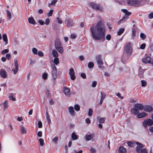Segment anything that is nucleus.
<instances>
[{
    "instance_id": "nucleus-27",
    "label": "nucleus",
    "mask_w": 153,
    "mask_h": 153,
    "mask_svg": "<svg viewBox=\"0 0 153 153\" xmlns=\"http://www.w3.org/2000/svg\"><path fill=\"white\" fill-rule=\"evenodd\" d=\"M144 71L142 69L140 68L139 70V76L140 77H142L143 76V74Z\"/></svg>"
},
{
    "instance_id": "nucleus-2",
    "label": "nucleus",
    "mask_w": 153,
    "mask_h": 153,
    "mask_svg": "<svg viewBox=\"0 0 153 153\" xmlns=\"http://www.w3.org/2000/svg\"><path fill=\"white\" fill-rule=\"evenodd\" d=\"M133 49L131 43L128 42L126 43L124 47V51L127 56H129L131 54Z\"/></svg>"
},
{
    "instance_id": "nucleus-26",
    "label": "nucleus",
    "mask_w": 153,
    "mask_h": 153,
    "mask_svg": "<svg viewBox=\"0 0 153 153\" xmlns=\"http://www.w3.org/2000/svg\"><path fill=\"white\" fill-rule=\"evenodd\" d=\"M121 11L125 14V15H126L128 16H129L131 14L130 12H128V10L125 9H122Z\"/></svg>"
},
{
    "instance_id": "nucleus-62",
    "label": "nucleus",
    "mask_w": 153,
    "mask_h": 153,
    "mask_svg": "<svg viewBox=\"0 0 153 153\" xmlns=\"http://www.w3.org/2000/svg\"><path fill=\"white\" fill-rule=\"evenodd\" d=\"M50 20L49 18H47L45 21V24L46 25H48L50 23Z\"/></svg>"
},
{
    "instance_id": "nucleus-31",
    "label": "nucleus",
    "mask_w": 153,
    "mask_h": 153,
    "mask_svg": "<svg viewBox=\"0 0 153 153\" xmlns=\"http://www.w3.org/2000/svg\"><path fill=\"white\" fill-rule=\"evenodd\" d=\"M71 137L73 140H76L78 139L77 135L74 133H73L71 134Z\"/></svg>"
},
{
    "instance_id": "nucleus-46",
    "label": "nucleus",
    "mask_w": 153,
    "mask_h": 153,
    "mask_svg": "<svg viewBox=\"0 0 153 153\" xmlns=\"http://www.w3.org/2000/svg\"><path fill=\"white\" fill-rule=\"evenodd\" d=\"M74 108L75 110L77 111H78L80 110V106L78 105H75Z\"/></svg>"
},
{
    "instance_id": "nucleus-59",
    "label": "nucleus",
    "mask_w": 153,
    "mask_h": 153,
    "mask_svg": "<svg viewBox=\"0 0 153 153\" xmlns=\"http://www.w3.org/2000/svg\"><path fill=\"white\" fill-rule=\"evenodd\" d=\"M97 84V82L95 81H94L92 82V86L93 88H94L96 86Z\"/></svg>"
},
{
    "instance_id": "nucleus-53",
    "label": "nucleus",
    "mask_w": 153,
    "mask_h": 153,
    "mask_svg": "<svg viewBox=\"0 0 153 153\" xmlns=\"http://www.w3.org/2000/svg\"><path fill=\"white\" fill-rule=\"evenodd\" d=\"M9 97L10 99L12 100L13 101H15L16 100V99L13 97L12 94H10Z\"/></svg>"
},
{
    "instance_id": "nucleus-51",
    "label": "nucleus",
    "mask_w": 153,
    "mask_h": 153,
    "mask_svg": "<svg viewBox=\"0 0 153 153\" xmlns=\"http://www.w3.org/2000/svg\"><path fill=\"white\" fill-rule=\"evenodd\" d=\"M69 74L70 75L75 74V72L73 68H71L70 69Z\"/></svg>"
},
{
    "instance_id": "nucleus-25",
    "label": "nucleus",
    "mask_w": 153,
    "mask_h": 153,
    "mask_svg": "<svg viewBox=\"0 0 153 153\" xmlns=\"http://www.w3.org/2000/svg\"><path fill=\"white\" fill-rule=\"evenodd\" d=\"M52 54L54 58H57L58 57V54L57 52L55 49H53L52 51Z\"/></svg>"
},
{
    "instance_id": "nucleus-14",
    "label": "nucleus",
    "mask_w": 153,
    "mask_h": 153,
    "mask_svg": "<svg viewBox=\"0 0 153 153\" xmlns=\"http://www.w3.org/2000/svg\"><path fill=\"white\" fill-rule=\"evenodd\" d=\"M96 60L98 65H101L103 64V62L101 59V56L99 55L97 56L96 57Z\"/></svg>"
},
{
    "instance_id": "nucleus-9",
    "label": "nucleus",
    "mask_w": 153,
    "mask_h": 153,
    "mask_svg": "<svg viewBox=\"0 0 153 153\" xmlns=\"http://www.w3.org/2000/svg\"><path fill=\"white\" fill-rule=\"evenodd\" d=\"M129 17L126 15H125L117 23V24L119 25L125 22L129 18Z\"/></svg>"
},
{
    "instance_id": "nucleus-63",
    "label": "nucleus",
    "mask_w": 153,
    "mask_h": 153,
    "mask_svg": "<svg viewBox=\"0 0 153 153\" xmlns=\"http://www.w3.org/2000/svg\"><path fill=\"white\" fill-rule=\"evenodd\" d=\"M37 136L40 137H42V132L41 131H39L37 133Z\"/></svg>"
},
{
    "instance_id": "nucleus-48",
    "label": "nucleus",
    "mask_w": 153,
    "mask_h": 153,
    "mask_svg": "<svg viewBox=\"0 0 153 153\" xmlns=\"http://www.w3.org/2000/svg\"><path fill=\"white\" fill-rule=\"evenodd\" d=\"M39 142L40 143V144L41 146H43L44 145V141L42 138H40L39 139Z\"/></svg>"
},
{
    "instance_id": "nucleus-34",
    "label": "nucleus",
    "mask_w": 153,
    "mask_h": 153,
    "mask_svg": "<svg viewBox=\"0 0 153 153\" xmlns=\"http://www.w3.org/2000/svg\"><path fill=\"white\" fill-rule=\"evenodd\" d=\"M57 1V0H54L51 3L49 4L48 6L50 7V6L53 5L55 6L56 2Z\"/></svg>"
},
{
    "instance_id": "nucleus-17",
    "label": "nucleus",
    "mask_w": 153,
    "mask_h": 153,
    "mask_svg": "<svg viewBox=\"0 0 153 153\" xmlns=\"http://www.w3.org/2000/svg\"><path fill=\"white\" fill-rule=\"evenodd\" d=\"M68 111L72 116L75 115V112L74 110V108L72 106L68 108Z\"/></svg>"
},
{
    "instance_id": "nucleus-29",
    "label": "nucleus",
    "mask_w": 153,
    "mask_h": 153,
    "mask_svg": "<svg viewBox=\"0 0 153 153\" xmlns=\"http://www.w3.org/2000/svg\"><path fill=\"white\" fill-rule=\"evenodd\" d=\"M56 48L58 51L60 53H62L63 52V50L62 47V46L58 47Z\"/></svg>"
},
{
    "instance_id": "nucleus-30",
    "label": "nucleus",
    "mask_w": 153,
    "mask_h": 153,
    "mask_svg": "<svg viewBox=\"0 0 153 153\" xmlns=\"http://www.w3.org/2000/svg\"><path fill=\"white\" fill-rule=\"evenodd\" d=\"M21 128V131L22 134H26L27 130L26 128L23 126H20Z\"/></svg>"
},
{
    "instance_id": "nucleus-50",
    "label": "nucleus",
    "mask_w": 153,
    "mask_h": 153,
    "mask_svg": "<svg viewBox=\"0 0 153 153\" xmlns=\"http://www.w3.org/2000/svg\"><path fill=\"white\" fill-rule=\"evenodd\" d=\"M93 110L91 108H90L89 109L88 112V115L89 116H90L92 115L93 114Z\"/></svg>"
},
{
    "instance_id": "nucleus-60",
    "label": "nucleus",
    "mask_w": 153,
    "mask_h": 153,
    "mask_svg": "<svg viewBox=\"0 0 153 153\" xmlns=\"http://www.w3.org/2000/svg\"><path fill=\"white\" fill-rule=\"evenodd\" d=\"M90 150L92 153H96V150L92 147L91 148Z\"/></svg>"
},
{
    "instance_id": "nucleus-12",
    "label": "nucleus",
    "mask_w": 153,
    "mask_h": 153,
    "mask_svg": "<svg viewBox=\"0 0 153 153\" xmlns=\"http://www.w3.org/2000/svg\"><path fill=\"white\" fill-rule=\"evenodd\" d=\"M0 75L2 78H5L7 77V72L5 70L1 68L0 70Z\"/></svg>"
},
{
    "instance_id": "nucleus-33",
    "label": "nucleus",
    "mask_w": 153,
    "mask_h": 153,
    "mask_svg": "<svg viewBox=\"0 0 153 153\" xmlns=\"http://www.w3.org/2000/svg\"><path fill=\"white\" fill-rule=\"evenodd\" d=\"M7 14V19L8 20L10 19L11 18V13L8 10L6 11Z\"/></svg>"
},
{
    "instance_id": "nucleus-32",
    "label": "nucleus",
    "mask_w": 153,
    "mask_h": 153,
    "mask_svg": "<svg viewBox=\"0 0 153 153\" xmlns=\"http://www.w3.org/2000/svg\"><path fill=\"white\" fill-rule=\"evenodd\" d=\"M46 118L47 120L48 123L49 124H50L51 123V120L50 118V116H49V115H48V112H46Z\"/></svg>"
},
{
    "instance_id": "nucleus-54",
    "label": "nucleus",
    "mask_w": 153,
    "mask_h": 153,
    "mask_svg": "<svg viewBox=\"0 0 153 153\" xmlns=\"http://www.w3.org/2000/svg\"><path fill=\"white\" fill-rule=\"evenodd\" d=\"M9 52V50L8 49H4L1 52V53L2 54L8 53Z\"/></svg>"
},
{
    "instance_id": "nucleus-19",
    "label": "nucleus",
    "mask_w": 153,
    "mask_h": 153,
    "mask_svg": "<svg viewBox=\"0 0 153 153\" xmlns=\"http://www.w3.org/2000/svg\"><path fill=\"white\" fill-rule=\"evenodd\" d=\"M94 136V134H92L90 135H86L85 136V137L86 141H89L92 139Z\"/></svg>"
},
{
    "instance_id": "nucleus-45",
    "label": "nucleus",
    "mask_w": 153,
    "mask_h": 153,
    "mask_svg": "<svg viewBox=\"0 0 153 153\" xmlns=\"http://www.w3.org/2000/svg\"><path fill=\"white\" fill-rule=\"evenodd\" d=\"M53 10H51L50 11L48 12L47 14V15L48 17L51 16H52L53 13Z\"/></svg>"
},
{
    "instance_id": "nucleus-37",
    "label": "nucleus",
    "mask_w": 153,
    "mask_h": 153,
    "mask_svg": "<svg viewBox=\"0 0 153 153\" xmlns=\"http://www.w3.org/2000/svg\"><path fill=\"white\" fill-rule=\"evenodd\" d=\"M54 63L56 65H58L59 63V58H55L54 59Z\"/></svg>"
},
{
    "instance_id": "nucleus-3",
    "label": "nucleus",
    "mask_w": 153,
    "mask_h": 153,
    "mask_svg": "<svg viewBox=\"0 0 153 153\" xmlns=\"http://www.w3.org/2000/svg\"><path fill=\"white\" fill-rule=\"evenodd\" d=\"M89 6L92 8L97 10H99L101 12H103L104 9L102 6L100 5L97 3L93 2H91L89 4Z\"/></svg>"
},
{
    "instance_id": "nucleus-47",
    "label": "nucleus",
    "mask_w": 153,
    "mask_h": 153,
    "mask_svg": "<svg viewBox=\"0 0 153 153\" xmlns=\"http://www.w3.org/2000/svg\"><path fill=\"white\" fill-rule=\"evenodd\" d=\"M101 99L104 100V99L106 95L105 93L103 92H102L101 93Z\"/></svg>"
},
{
    "instance_id": "nucleus-57",
    "label": "nucleus",
    "mask_w": 153,
    "mask_h": 153,
    "mask_svg": "<svg viewBox=\"0 0 153 153\" xmlns=\"http://www.w3.org/2000/svg\"><path fill=\"white\" fill-rule=\"evenodd\" d=\"M38 54L39 56L41 57L43 56L44 55L42 51H39Z\"/></svg>"
},
{
    "instance_id": "nucleus-8",
    "label": "nucleus",
    "mask_w": 153,
    "mask_h": 153,
    "mask_svg": "<svg viewBox=\"0 0 153 153\" xmlns=\"http://www.w3.org/2000/svg\"><path fill=\"white\" fill-rule=\"evenodd\" d=\"M136 143L138 145L136 147L137 151L139 153H143L142 148L143 147V145L138 142H136Z\"/></svg>"
},
{
    "instance_id": "nucleus-1",
    "label": "nucleus",
    "mask_w": 153,
    "mask_h": 153,
    "mask_svg": "<svg viewBox=\"0 0 153 153\" xmlns=\"http://www.w3.org/2000/svg\"><path fill=\"white\" fill-rule=\"evenodd\" d=\"M89 30L94 39L98 40L105 39V29L102 21H99L96 25H93Z\"/></svg>"
},
{
    "instance_id": "nucleus-11",
    "label": "nucleus",
    "mask_w": 153,
    "mask_h": 153,
    "mask_svg": "<svg viewBox=\"0 0 153 153\" xmlns=\"http://www.w3.org/2000/svg\"><path fill=\"white\" fill-rule=\"evenodd\" d=\"M144 110L147 112H150L152 111L153 108L150 105H146L144 106Z\"/></svg>"
},
{
    "instance_id": "nucleus-7",
    "label": "nucleus",
    "mask_w": 153,
    "mask_h": 153,
    "mask_svg": "<svg viewBox=\"0 0 153 153\" xmlns=\"http://www.w3.org/2000/svg\"><path fill=\"white\" fill-rule=\"evenodd\" d=\"M128 5L130 6H137L138 0H126Z\"/></svg>"
},
{
    "instance_id": "nucleus-43",
    "label": "nucleus",
    "mask_w": 153,
    "mask_h": 153,
    "mask_svg": "<svg viewBox=\"0 0 153 153\" xmlns=\"http://www.w3.org/2000/svg\"><path fill=\"white\" fill-rule=\"evenodd\" d=\"M141 86H142L143 87H145L147 85V83L146 82L143 80H142L141 81Z\"/></svg>"
},
{
    "instance_id": "nucleus-28",
    "label": "nucleus",
    "mask_w": 153,
    "mask_h": 153,
    "mask_svg": "<svg viewBox=\"0 0 153 153\" xmlns=\"http://www.w3.org/2000/svg\"><path fill=\"white\" fill-rule=\"evenodd\" d=\"M29 22L32 24L34 25L36 24V22L33 18L30 17L28 19Z\"/></svg>"
},
{
    "instance_id": "nucleus-52",
    "label": "nucleus",
    "mask_w": 153,
    "mask_h": 153,
    "mask_svg": "<svg viewBox=\"0 0 153 153\" xmlns=\"http://www.w3.org/2000/svg\"><path fill=\"white\" fill-rule=\"evenodd\" d=\"M146 45L145 43L142 44L141 45L139 48L140 49H144L146 48Z\"/></svg>"
},
{
    "instance_id": "nucleus-36",
    "label": "nucleus",
    "mask_w": 153,
    "mask_h": 153,
    "mask_svg": "<svg viewBox=\"0 0 153 153\" xmlns=\"http://www.w3.org/2000/svg\"><path fill=\"white\" fill-rule=\"evenodd\" d=\"M124 31V29L123 28H121L117 32V35H120Z\"/></svg>"
},
{
    "instance_id": "nucleus-5",
    "label": "nucleus",
    "mask_w": 153,
    "mask_h": 153,
    "mask_svg": "<svg viewBox=\"0 0 153 153\" xmlns=\"http://www.w3.org/2000/svg\"><path fill=\"white\" fill-rule=\"evenodd\" d=\"M52 74L53 77L54 79L55 80L57 78V71L56 67L54 65H51Z\"/></svg>"
},
{
    "instance_id": "nucleus-13",
    "label": "nucleus",
    "mask_w": 153,
    "mask_h": 153,
    "mask_svg": "<svg viewBox=\"0 0 153 153\" xmlns=\"http://www.w3.org/2000/svg\"><path fill=\"white\" fill-rule=\"evenodd\" d=\"M134 107L136 108L139 110H142L143 109L144 106L141 103H136L134 104Z\"/></svg>"
},
{
    "instance_id": "nucleus-49",
    "label": "nucleus",
    "mask_w": 153,
    "mask_h": 153,
    "mask_svg": "<svg viewBox=\"0 0 153 153\" xmlns=\"http://www.w3.org/2000/svg\"><path fill=\"white\" fill-rule=\"evenodd\" d=\"M136 32V31L135 29L133 28L132 30V34L131 35V36L132 37H134L135 36V33Z\"/></svg>"
},
{
    "instance_id": "nucleus-22",
    "label": "nucleus",
    "mask_w": 153,
    "mask_h": 153,
    "mask_svg": "<svg viewBox=\"0 0 153 153\" xmlns=\"http://www.w3.org/2000/svg\"><path fill=\"white\" fill-rule=\"evenodd\" d=\"M147 115V114L145 112H142L140 113H139L137 115L138 118H141L145 117Z\"/></svg>"
},
{
    "instance_id": "nucleus-20",
    "label": "nucleus",
    "mask_w": 153,
    "mask_h": 153,
    "mask_svg": "<svg viewBox=\"0 0 153 153\" xmlns=\"http://www.w3.org/2000/svg\"><path fill=\"white\" fill-rule=\"evenodd\" d=\"M131 113L132 114L136 115L139 113V111L136 108H132L131 109Z\"/></svg>"
},
{
    "instance_id": "nucleus-56",
    "label": "nucleus",
    "mask_w": 153,
    "mask_h": 153,
    "mask_svg": "<svg viewBox=\"0 0 153 153\" xmlns=\"http://www.w3.org/2000/svg\"><path fill=\"white\" fill-rule=\"evenodd\" d=\"M71 79L73 80H74L76 78V76L75 74L70 75Z\"/></svg>"
},
{
    "instance_id": "nucleus-42",
    "label": "nucleus",
    "mask_w": 153,
    "mask_h": 153,
    "mask_svg": "<svg viewBox=\"0 0 153 153\" xmlns=\"http://www.w3.org/2000/svg\"><path fill=\"white\" fill-rule=\"evenodd\" d=\"M127 144L129 146L131 147H134L135 145V143L131 142H128Z\"/></svg>"
},
{
    "instance_id": "nucleus-15",
    "label": "nucleus",
    "mask_w": 153,
    "mask_h": 153,
    "mask_svg": "<svg viewBox=\"0 0 153 153\" xmlns=\"http://www.w3.org/2000/svg\"><path fill=\"white\" fill-rule=\"evenodd\" d=\"M64 92L66 96L69 97L71 94L70 90L68 88H64Z\"/></svg>"
},
{
    "instance_id": "nucleus-41",
    "label": "nucleus",
    "mask_w": 153,
    "mask_h": 153,
    "mask_svg": "<svg viewBox=\"0 0 153 153\" xmlns=\"http://www.w3.org/2000/svg\"><path fill=\"white\" fill-rule=\"evenodd\" d=\"M94 63L92 62H90L88 64V67L89 68H91L94 67Z\"/></svg>"
},
{
    "instance_id": "nucleus-21",
    "label": "nucleus",
    "mask_w": 153,
    "mask_h": 153,
    "mask_svg": "<svg viewBox=\"0 0 153 153\" xmlns=\"http://www.w3.org/2000/svg\"><path fill=\"white\" fill-rule=\"evenodd\" d=\"M119 153H126V150L124 147L120 146L119 149Z\"/></svg>"
},
{
    "instance_id": "nucleus-4",
    "label": "nucleus",
    "mask_w": 153,
    "mask_h": 153,
    "mask_svg": "<svg viewBox=\"0 0 153 153\" xmlns=\"http://www.w3.org/2000/svg\"><path fill=\"white\" fill-rule=\"evenodd\" d=\"M143 124L144 127L146 128L147 125L151 126L153 125V120L150 119L145 120L143 122Z\"/></svg>"
},
{
    "instance_id": "nucleus-40",
    "label": "nucleus",
    "mask_w": 153,
    "mask_h": 153,
    "mask_svg": "<svg viewBox=\"0 0 153 153\" xmlns=\"http://www.w3.org/2000/svg\"><path fill=\"white\" fill-rule=\"evenodd\" d=\"M58 138L57 137H55L52 140L53 142L55 144H57L58 143Z\"/></svg>"
},
{
    "instance_id": "nucleus-18",
    "label": "nucleus",
    "mask_w": 153,
    "mask_h": 153,
    "mask_svg": "<svg viewBox=\"0 0 153 153\" xmlns=\"http://www.w3.org/2000/svg\"><path fill=\"white\" fill-rule=\"evenodd\" d=\"M67 21L66 25L68 27H71L74 25V23L72 20L68 19Z\"/></svg>"
},
{
    "instance_id": "nucleus-10",
    "label": "nucleus",
    "mask_w": 153,
    "mask_h": 153,
    "mask_svg": "<svg viewBox=\"0 0 153 153\" xmlns=\"http://www.w3.org/2000/svg\"><path fill=\"white\" fill-rule=\"evenodd\" d=\"M152 59L149 56H145L142 60L143 62L146 64L147 63H151Z\"/></svg>"
},
{
    "instance_id": "nucleus-6",
    "label": "nucleus",
    "mask_w": 153,
    "mask_h": 153,
    "mask_svg": "<svg viewBox=\"0 0 153 153\" xmlns=\"http://www.w3.org/2000/svg\"><path fill=\"white\" fill-rule=\"evenodd\" d=\"M14 61L15 68H13L12 69V71H13L14 74H16L19 70V65L18 61L16 59L14 60Z\"/></svg>"
},
{
    "instance_id": "nucleus-35",
    "label": "nucleus",
    "mask_w": 153,
    "mask_h": 153,
    "mask_svg": "<svg viewBox=\"0 0 153 153\" xmlns=\"http://www.w3.org/2000/svg\"><path fill=\"white\" fill-rule=\"evenodd\" d=\"M97 119L98 122L100 123H103L105 121V119L104 118H100L99 117H98Z\"/></svg>"
},
{
    "instance_id": "nucleus-44",
    "label": "nucleus",
    "mask_w": 153,
    "mask_h": 153,
    "mask_svg": "<svg viewBox=\"0 0 153 153\" xmlns=\"http://www.w3.org/2000/svg\"><path fill=\"white\" fill-rule=\"evenodd\" d=\"M42 77L44 79H46L48 78V74L46 73H44L42 75Z\"/></svg>"
},
{
    "instance_id": "nucleus-58",
    "label": "nucleus",
    "mask_w": 153,
    "mask_h": 153,
    "mask_svg": "<svg viewBox=\"0 0 153 153\" xmlns=\"http://www.w3.org/2000/svg\"><path fill=\"white\" fill-rule=\"evenodd\" d=\"M38 127L39 128H41L42 127V122L41 121H39L38 123Z\"/></svg>"
},
{
    "instance_id": "nucleus-23",
    "label": "nucleus",
    "mask_w": 153,
    "mask_h": 153,
    "mask_svg": "<svg viewBox=\"0 0 153 153\" xmlns=\"http://www.w3.org/2000/svg\"><path fill=\"white\" fill-rule=\"evenodd\" d=\"M137 5H143L147 3V1L146 0H138Z\"/></svg>"
},
{
    "instance_id": "nucleus-64",
    "label": "nucleus",
    "mask_w": 153,
    "mask_h": 153,
    "mask_svg": "<svg viewBox=\"0 0 153 153\" xmlns=\"http://www.w3.org/2000/svg\"><path fill=\"white\" fill-rule=\"evenodd\" d=\"M149 18L151 19L153 18V13H151L149 15Z\"/></svg>"
},
{
    "instance_id": "nucleus-16",
    "label": "nucleus",
    "mask_w": 153,
    "mask_h": 153,
    "mask_svg": "<svg viewBox=\"0 0 153 153\" xmlns=\"http://www.w3.org/2000/svg\"><path fill=\"white\" fill-rule=\"evenodd\" d=\"M54 44L55 48L58 47L62 46L61 43L60 39L58 38L56 39L55 41Z\"/></svg>"
},
{
    "instance_id": "nucleus-38",
    "label": "nucleus",
    "mask_w": 153,
    "mask_h": 153,
    "mask_svg": "<svg viewBox=\"0 0 153 153\" xmlns=\"http://www.w3.org/2000/svg\"><path fill=\"white\" fill-rule=\"evenodd\" d=\"M4 109L5 110L8 107V102L7 100H5L3 103Z\"/></svg>"
},
{
    "instance_id": "nucleus-39",
    "label": "nucleus",
    "mask_w": 153,
    "mask_h": 153,
    "mask_svg": "<svg viewBox=\"0 0 153 153\" xmlns=\"http://www.w3.org/2000/svg\"><path fill=\"white\" fill-rule=\"evenodd\" d=\"M140 36L142 39L143 40H145L146 37V35L143 33H141L140 34Z\"/></svg>"
},
{
    "instance_id": "nucleus-61",
    "label": "nucleus",
    "mask_w": 153,
    "mask_h": 153,
    "mask_svg": "<svg viewBox=\"0 0 153 153\" xmlns=\"http://www.w3.org/2000/svg\"><path fill=\"white\" fill-rule=\"evenodd\" d=\"M6 58L9 60L11 58V55L10 53H7L6 55Z\"/></svg>"
},
{
    "instance_id": "nucleus-24",
    "label": "nucleus",
    "mask_w": 153,
    "mask_h": 153,
    "mask_svg": "<svg viewBox=\"0 0 153 153\" xmlns=\"http://www.w3.org/2000/svg\"><path fill=\"white\" fill-rule=\"evenodd\" d=\"M4 42V44L6 45L8 44V40L6 34H4L2 36Z\"/></svg>"
},
{
    "instance_id": "nucleus-55",
    "label": "nucleus",
    "mask_w": 153,
    "mask_h": 153,
    "mask_svg": "<svg viewBox=\"0 0 153 153\" xmlns=\"http://www.w3.org/2000/svg\"><path fill=\"white\" fill-rule=\"evenodd\" d=\"M32 52L34 54H37V50L36 48H33L32 49Z\"/></svg>"
}]
</instances>
